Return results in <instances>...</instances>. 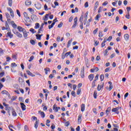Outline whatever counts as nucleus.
<instances>
[{"mask_svg": "<svg viewBox=\"0 0 131 131\" xmlns=\"http://www.w3.org/2000/svg\"><path fill=\"white\" fill-rule=\"evenodd\" d=\"M98 6H99V2L97 1L95 4L94 9V11H96V10L98 9Z\"/></svg>", "mask_w": 131, "mask_h": 131, "instance_id": "obj_15", "label": "nucleus"}, {"mask_svg": "<svg viewBox=\"0 0 131 131\" xmlns=\"http://www.w3.org/2000/svg\"><path fill=\"white\" fill-rule=\"evenodd\" d=\"M51 14V13L50 14H46L45 16V18L43 19L45 21H48V17H49V16H50V14Z\"/></svg>", "mask_w": 131, "mask_h": 131, "instance_id": "obj_23", "label": "nucleus"}, {"mask_svg": "<svg viewBox=\"0 0 131 131\" xmlns=\"http://www.w3.org/2000/svg\"><path fill=\"white\" fill-rule=\"evenodd\" d=\"M10 110H11V111L12 112V114L13 116H17V113L15 111V110H14V108H13V107H12V108L10 109L9 111H10Z\"/></svg>", "mask_w": 131, "mask_h": 131, "instance_id": "obj_9", "label": "nucleus"}, {"mask_svg": "<svg viewBox=\"0 0 131 131\" xmlns=\"http://www.w3.org/2000/svg\"><path fill=\"white\" fill-rule=\"evenodd\" d=\"M76 26H77V17H76L74 18V24L73 25L72 28H75Z\"/></svg>", "mask_w": 131, "mask_h": 131, "instance_id": "obj_4", "label": "nucleus"}, {"mask_svg": "<svg viewBox=\"0 0 131 131\" xmlns=\"http://www.w3.org/2000/svg\"><path fill=\"white\" fill-rule=\"evenodd\" d=\"M107 54H108V49H106L104 52V56H106V55H107Z\"/></svg>", "mask_w": 131, "mask_h": 131, "instance_id": "obj_61", "label": "nucleus"}, {"mask_svg": "<svg viewBox=\"0 0 131 131\" xmlns=\"http://www.w3.org/2000/svg\"><path fill=\"white\" fill-rule=\"evenodd\" d=\"M5 75V72H3L0 73V77H3Z\"/></svg>", "mask_w": 131, "mask_h": 131, "instance_id": "obj_59", "label": "nucleus"}, {"mask_svg": "<svg viewBox=\"0 0 131 131\" xmlns=\"http://www.w3.org/2000/svg\"><path fill=\"white\" fill-rule=\"evenodd\" d=\"M126 10H127V11L128 12V13H129V11L131 10L130 7H127Z\"/></svg>", "mask_w": 131, "mask_h": 131, "instance_id": "obj_57", "label": "nucleus"}, {"mask_svg": "<svg viewBox=\"0 0 131 131\" xmlns=\"http://www.w3.org/2000/svg\"><path fill=\"white\" fill-rule=\"evenodd\" d=\"M24 16L25 17L27 20H30L29 17H28V14L26 12H24Z\"/></svg>", "mask_w": 131, "mask_h": 131, "instance_id": "obj_18", "label": "nucleus"}, {"mask_svg": "<svg viewBox=\"0 0 131 131\" xmlns=\"http://www.w3.org/2000/svg\"><path fill=\"white\" fill-rule=\"evenodd\" d=\"M39 123V120L36 121V122L34 124V127L36 128V129H37V127H38Z\"/></svg>", "mask_w": 131, "mask_h": 131, "instance_id": "obj_13", "label": "nucleus"}, {"mask_svg": "<svg viewBox=\"0 0 131 131\" xmlns=\"http://www.w3.org/2000/svg\"><path fill=\"white\" fill-rule=\"evenodd\" d=\"M44 9L45 11H49V9H48V6H47V4L45 5Z\"/></svg>", "mask_w": 131, "mask_h": 131, "instance_id": "obj_53", "label": "nucleus"}, {"mask_svg": "<svg viewBox=\"0 0 131 131\" xmlns=\"http://www.w3.org/2000/svg\"><path fill=\"white\" fill-rule=\"evenodd\" d=\"M43 92L44 94H50V92L47 89H43Z\"/></svg>", "mask_w": 131, "mask_h": 131, "instance_id": "obj_33", "label": "nucleus"}, {"mask_svg": "<svg viewBox=\"0 0 131 131\" xmlns=\"http://www.w3.org/2000/svg\"><path fill=\"white\" fill-rule=\"evenodd\" d=\"M102 9H103V7H100L99 8V10L98 11V13H101V12H102Z\"/></svg>", "mask_w": 131, "mask_h": 131, "instance_id": "obj_58", "label": "nucleus"}, {"mask_svg": "<svg viewBox=\"0 0 131 131\" xmlns=\"http://www.w3.org/2000/svg\"><path fill=\"white\" fill-rule=\"evenodd\" d=\"M78 123L79 124L81 123V115H79L78 118Z\"/></svg>", "mask_w": 131, "mask_h": 131, "instance_id": "obj_20", "label": "nucleus"}, {"mask_svg": "<svg viewBox=\"0 0 131 131\" xmlns=\"http://www.w3.org/2000/svg\"><path fill=\"white\" fill-rule=\"evenodd\" d=\"M98 79H99V75L97 74L95 77L94 80H96V81H97Z\"/></svg>", "mask_w": 131, "mask_h": 131, "instance_id": "obj_54", "label": "nucleus"}, {"mask_svg": "<svg viewBox=\"0 0 131 131\" xmlns=\"http://www.w3.org/2000/svg\"><path fill=\"white\" fill-rule=\"evenodd\" d=\"M85 110V105L82 103L81 105V111L82 112H83V111H84Z\"/></svg>", "mask_w": 131, "mask_h": 131, "instance_id": "obj_14", "label": "nucleus"}, {"mask_svg": "<svg viewBox=\"0 0 131 131\" xmlns=\"http://www.w3.org/2000/svg\"><path fill=\"white\" fill-rule=\"evenodd\" d=\"M100 17H101V15L97 14L95 17V20H96L97 21H99V18H100Z\"/></svg>", "mask_w": 131, "mask_h": 131, "instance_id": "obj_31", "label": "nucleus"}, {"mask_svg": "<svg viewBox=\"0 0 131 131\" xmlns=\"http://www.w3.org/2000/svg\"><path fill=\"white\" fill-rule=\"evenodd\" d=\"M99 37H103V33H102L101 32H100L99 33Z\"/></svg>", "mask_w": 131, "mask_h": 131, "instance_id": "obj_63", "label": "nucleus"}, {"mask_svg": "<svg viewBox=\"0 0 131 131\" xmlns=\"http://www.w3.org/2000/svg\"><path fill=\"white\" fill-rule=\"evenodd\" d=\"M112 112H115L116 114H119V112H118L116 108H114L112 110Z\"/></svg>", "mask_w": 131, "mask_h": 131, "instance_id": "obj_24", "label": "nucleus"}, {"mask_svg": "<svg viewBox=\"0 0 131 131\" xmlns=\"http://www.w3.org/2000/svg\"><path fill=\"white\" fill-rule=\"evenodd\" d=\"M12 31H13V33L14 34H15V35H16V36H17V37H19V38H22V37H23L22 34H20V33H19V32H18L17 30H13Z\"/></svg>", "mask_w": 131, "mask_h": 131, "instance_id": "obj_2", "label": "nucleus"}, {"mask_svg": "<svg viewBox=\"0 0 131 131\" xmlns=\"http://www.w3.org/2000/svg\"><path fill=\"white\" fill-rule=\"evenodd\" d=\"M88 78H89V80H90V81H92V80H93V79H94V74H90Z\"/></svg>", "mask_w": 131, "mask_h": 131, "instance_id": "obj_17", "label": "nucleus"}, {"mask_svg": "<svg viewBox=\"0 0 131 131\" xmlns=\"http://www.w3.org/2000/svg\"><path fill=\"white\" fill-rule=\"evenodd\" d=\"M80 93H81V89H78L77 91V95H80Z\"/></svg>", "mask_w": 131, "mask_h": 131, "instance_id": "obj_34", "label": "nucleus"}, {"mask_svg": "<svg viewBox=\"0 0 131 131\" xmlns=\"http://www.w3.org/2000/svg\"><path fill=\"white\" fill-rule=\"evenodd\" d=\"M13 5V0H8V6L12 7Z\"/></svg>", "mask_w": 131, "mask_h": 131, "instance_id": "obj_22", "label": "nucleus"}, {"mask_svg": "<svg viewBox=\"0 0 131 131\" xmlns=\"http://www.w3.org/2000/svg\"><path fill=\"white\" fill-rule=\"evenodd\" d=\"M16 13L19 17H21V13H20L19 10H16Z\"/></svg>", "mask_w": 131, "mask_h": 131, "instance_id": "obj_45", "label": "nucleus"}, {"mask_svg": "<svg viewBox=\"0 0 131 131\" xmlns=\"http://www.w3.org/2000/svg\"><path fill=\"white\" fill-rule=\"evenodd\" d=\"M88 15H89V12H86L84 15L85 20H88Z\"/></svg>", "mask_w": 131, "mask_h": 131, "instance_id": "obj_43", "label": "nucleus"}, {"mask_svg": "<svg viewBox=\"0 0 131 131\" xmlns=\"http://www.w3.org/2000/svg\"><path fill=\"white\" fill-rule=\"evenodd\" d=\"M71 95H72V96H73V97H76V96H75V91H72V92H71Z\"/></svg>", "mask_w": 131, "mask_h": 131, "instance_id": "obj_46", "label": "nucleus"}, {"mask_svg": "<svg viewBox=\"0 0 131 131\" xmlns=\"http://www.w3.org/2000/svg\"><path fill=\"white\" fill-rule=\"evenodd\" d=\"M99 29L96 28L94 31H93V34H96L97 32H98V30Z\"/></svg>", "mask_w": 131, "mask_h": 131, "instance_id": "obj_52", "label": "nucleus"}, {"mask_svg": "<svg viewBox=\"0 0 131 131\" xmlns=\"http://www.w3.org/2000/svg\"><path fill=\"white\" fill-rule=\"evenodd\" d=\"M70 125V122H69V121H68L64 124L65 126H69Z\"/></svg>", "mask_w": 131, "mask_h": 131, "instance_id": "obj_39", "label": "nucleus"}, {"mask_svg": "<svg viewBox=\"0 0 131 131\" xmlns=\"http://www.w3.org/2000/svg\"><path fill=\"white\" fill-rule=\"evenodd\" d=\"M83 20V15H81L80 18H79V22H80V23H82V21Z\"/></svg>", "mask_w": 131, "mask_h": 131, "instance_id": "obj_29", "label": "nucleus"}, {"mask_svg": "<svg viewBox=\"0 0 131 131\" xmlns=\"http://www.w3.org/2000/svg\"><path fill=\"white\" fill-rule=\"evenodd\" d=\"M35 29H37L39 28V24L38 23H36L35 24V26L34 27Z\"/></svg>", "mask_w": 131, "mask_h": 131, "instance_id": "obj_30", "label": "nucleus"}, {"mask_svg": "<svg viewBox=\"0 0 131 131\" xmlns=\"http://www.w3.org/2000/svg\"><path fill=\"white\" fill-rule=\"evenodd\" d=\"M5 15L6 16V18L8 19V18H10V14H9V13L6 12L5 13Z\"/></svg>", "mask_w": 131, "mask_h": 131, "instance_id": "obj_56", "label": "nucleus"}, {"mask_svg": "<svg viewBox=\"0 0 131 131\" xmlns=\"http://www.w3.org/2000/svg\"><path fill=\"white\" fill-rule=\"evenodd\" d=\"M30 43H31V45H32L33 46H34V45H35V41H34V40H31L30 41Z\"/></svg>", "mask_w": 131, "mask_h": 131, "instance_id": "obj_37", "label": "nucleus"}, {"mask_svg": "<svg viewBox=\"0 0 131 131\" xmlns=\"http://www.w3.org/2000/svg\"><path fill=\"white\" fill-rule=\"evenodd\" d=\"M36 37L37 39H39V40L41 39V35H40V34H36Z\"/></svg>", "mask_w": 131, "mask_h": 131, "instance_id": "obj_27", "label": "nucleus"}, {"mask_svg": "<svg viewBox=\"0 0 131 131\" xmlns=\"http://www.w3.org/2000/svg\"><path fill=\"white\" fill-rule=\"evenodd\" d=\"M70 54H71V52L70 51L69 52L66 53L64 54V56H65V57H68V56H69V55H70Z\"/></svg>", "mask_w": 131, "mask_h": 131, "instance_id": "obj_48", "label": "nucleus"}, {"mask_svg": "<svg viewBox=\"0 0 131 131\" xmlns=\"http://www.w3.org/2000/svg\"><path fill=\"white\" fill-rule=\"evenodd\" d=\"M30 31H31V32H32V33H35L36 32V31H35L34 29H32V28H31L30 29Z\"/></svg>", "mask_w": 131, "mask_h": 131, "instance_id": "obj_40", "label": "nucleus"}, {"mask_svg": "<svg viewBox=\"0 0 131 131\" xmlns=\"http://www.w3.org/2000/svg\"><path fill=\"white\" fill-rule=\"evenodd\" d=\"M33 59H34V56L32 55L30 57V59H29V62H32V61H33Z\"/></svg>", "mask_w": 131, "mask_h": 131, "instance_id": "obj_32", "label": "nucleus"}, {"mask_svg": "<svg viewBox=\"0 0 131 131\" xmlns=\"http://www.w3.org/2000/svg\"><path fill=\"white\" fill-rule=\"evenodd\" d=\"M97 91H95L93 94L94 99H97Z\"/></svg>", "mask_w": 131, "mask_h": 131, "instance_id": "obj_36", "label": "nucleus"}, {"mask_svg": "<svg viewBox=\"0 0 131 131\" xmlns=\"http://www.w3.org/2000/svg\"><path fill=\"white\" fill-rule=\"evenodd\" d=\"M25 5H26V6H30V5H31V2H30V1H26Z\"/></svg>", "mask_w": 131, "mask_h": 131, "instance_id": "obj_28", "label": "nucleus"}, {"mask_svg": "<svg viewBox=\"0 0 131 131\" xmlns=\"http://www.w3.org/2000/svg\"><path fill=\"white\" fill-rule=\"evenodd\" d=\"M53 109L55 112H58V108H57V104H54L53 106Z\"/></svg>", "mask_w": 131, "mask_h": 131, "instance_id": "obj_16", "label": "nucleus"}, {"mask_svg": "<svg viewBox=\"0 0 131 131\" xmlns=\"http://www.w3.org/2000/svg\"><path fill=\"white\" fill-rule=\"evenodd\" d=\"M103 88H104V82H101L98 85L97 91H98V92H100V91H101V89H103Z\"/></svg>", "mask_w": 131, "mask_h": 131, "instance_id": "obj_3", "label": "nucleus"}, {"mask_svg": "<svg viewBox=\"0 0 131 131\" xmlns=\"http://www.w3.org/2000/svg\"><path fill=\"white\" fill-rule=\"evenodd\" d=\"M96 80H94L92 82V88H95V86H96Z\"/></svg>", "mask_w": 131, "mask_h": 131, "instance_id": "obj_35", "label": "nucleus"}, {"mask_svg": "<svg viewBox=\"0 0 131 131\" xmlns=\"http://www.w3.org/2000/svg\"><path fill=\"white\" fill-rule=\"evenodd\" d=\"M12 27H13V28L16 29V28H17V25H16V24L14 23L12 25Z\"/></svg>", "mask_w": 131, "mask_h": 131, "instance_id": "obj_64", "label": "nucleus"}, {"mask_svg": "<svg viewBox=\"0 0 131 131\" xmlns=\"http://www.w3.org/2000/svg\"><path fill=\"white\" fill-rule=\"evenodd\" d=\"M81 77H82V78H84V71L83 70L81 71Z\"/></svg>", "mask_w": 131, "mask_h": 131, "instance_id": "obj_25", "label": "nucleus"}, {"mask_svg": "<svg viewBox=\"0 0 131 131\" xmlns=\"http://www.w3.org/2000/svg\"><path fill=\"white\" fill-rule=\"evenodd\" d=\"M38 113H40L41 117H42V118H45V117H46V114H45V113L43 112H41V111H39Z\"/></svg>", "mask_w": 131, "mask_h": 131, "instance_id": "obj_10", "label": "nucleus"}, {"mask_svg": "<svg viewBox=\"0 0 131 131\" xmlns=\"http://www.w3.org/2000/svg\"><path fill=\"white\" fill-rule=\"evenodd\" d=\"M6 37H10V38H12L13 35L11 32H8L7 34Z\"/></svg>", "mask_w": 131, "mask_h": 131, "instance_id": "obj_8", "label": "nucleus"}, {"mask_svg": "<svg viewBox=\"0 0 131 131\" xmlns=\"http://www.w3.org/2000/svg\"><path fill=\"white\" fill-rule=\"evenodd\" d=\"M17 29L18 31H19L20 32H23L24 31L25 32V30H26L25 29L22 28V27H20V26H18Z\"/></svg>", "mask_w": 131, "mask_h": 131, "instance_id": "obj_7", "label": "nucleus"}, {"mask_svg": "<svg viewBox=\"0 0 131 131\" xmlns=\"http://www.w3.org/2000/svg\"><path fill=\"white\" fill-rule=\"evenodd\" d=\"M23 34H24V37L26 38L27 36H28V34H27V32L26 31V30H25V32H23Z\"/></svg>", "mask_w": 131, "mask_h": 131, "instance_id": "obj_21", "label": "nucleus"}, {"mask_svg": "<svg viewBox=\"0 0 131 131\" xmlns=\"http://www.w3.org/2000/svg\"><path fill=\"white\" fill-rule=\"evenodd\" d=\"M118 12L120 15H122V14L123 13V11L122 10V9L119 10Z\"/></svg>", "mask_w": 131, "mask_h": 131, "instance_id": "obj_50", "label": "nucleus"}, {"mask_svg": "<svg viewBox=\"0 0 131 131\" xmlns=\"http://www.w3.org/2000/svg\"><path fill=\"white\" fill-rule=\"evenodd\" d=\"M71 43V41L70 40H69L68 42L67 48H69V47H70Z\"/></svg>", "mask_w": 131, "mask_h": 131, "instance_id": "obj_60", "label": "nucleus"}, {"mask_svg": "<svg viewBox=\"0 0 131 131\" xmlns=\"http://www.w3.org/2000/svg\"><path fill=\"white\" fill-rule=\"evenodd\" d=\"M54 5H55V6H54L53 7L55 9L56 8V7H57V6H59V3H58L57 2H55Z\"/></svg>", "mask_w": 131, "mask_h": 131, "instance_id": "obj_44", "label": "nucleus"}, {"mask_svg": "<svg viewBox=\"0 0 131 131\" xmlns=\"http://www.w3.org/2000/svg\"><path fill=\"white\" fill-rule=\"evenodd\" d=\"M11 67H17V64H16V63L15 62L12 63Z\"/></svg>", "mask_w": 131, "mask_h": 131, "instance_id": "obj_49", "label": "nucleus"}, {"mask_svg": "<svg viewBox=\"0 0 131 131\" xmlns=\"http://www.w3.org/2000/svg\"><path fill=\"white\" fill-rule=\"evenodd\" d=\"M62 26H63V23L60 22V24L58 25L57 27H58V28H61Z\"/></svg>", "mask_w": 131, "mask_h": 131, "instance_id": "obj_38", "label": "nucleus"}, {"mask_svg": "<svg viewBox=\"0 0 131 131\" xmlns=\"http://www.w3.org/2000/svg\"><path fill=\"white\" fill-rule=\"evenodd\" d=\"M35 7L37 9V10H40L41 9V4L40 3H37L35 4Z\"/></svg>", "mask_w": 131, "mask_h": 131, "instance_id": "obj_6", "label": "nucleus"}, {"mask_svg": "<svg viewBox=\"0 0 131 131\" xmlns=\"http://www.w3.org/2000/svg\"><path fill=\"white\" fill-rule=\"evenodd\" d=\"M18 81H19V83H24V81L23 80V79H22V78H21V77H19V78H18Z\"/></svg>", "mask_w": 131, "mask_h": 131, "instance_id": "obj_26", "label": "nucleus"}, {"mask_svg": "<svg viewBox=\"0 0 131 131\" xmlns=\"http://www.w3.org/2000/svg\"><path fill=\"white\" fill-rule=\"evenodd\" d=\"M28 75H29L30 76H32V77H34L35 76V75L32 74L30 71H26Z\"/></svg>", "mask_w": 131, "mask_h": 131, "instance_id": "obj_12", "label": "nucleus"}, {"mask_svg": "<svg viewBox=\"0 0 131 131\" xmlns=\"http://www.w3.org/2000/svg\"><path fill=\"white\" fill-rule=\"evenodd\" d=\"M124 39L127 41V40H128V39H129V35H128V34H125L124 35Z\"/></svg>", "mask_w": 131, "mask_h": 131, "instance_id": "obj_11", "label": "nucleus"}, {"mask_svg": "<svg viewBox=\"0 0 131 131\" xmlns=\"http://www.w3.org/2000/svg\"><path fill=\"white\" fill-rule=\"evenodd\" d=\"M20 104L23 111H25V110H26V105H25V104L22 102H21Z\"/></svg>", "mask_w": 131, "mask_h": 131, "instance_id": "obj_5", "label": "nucleus"}, {"mask_svg": "<svg viewBox=\"0 0 131 131\" xmlns=\"http://www.w3.org/2000/svg\"><path fill=\"white\" fill-rule=\"evenodd\" d=\"M10 14L12 18H14V11H11V12H10Z\"/></svg>", "mask_w": 131, "mask_h": 131, "instance_id": "obj_55", "label": "nucleus"}, {"mask_svg": "<svg viewBox=\"0 0 131 131\" xmlns=\"http://www.w3.org/2000/svg\"><path fill=\"white\" fill-rule=\"evenodd\" d=\"M4 54V50L0 48V56H2V55Z\"/></svg>", "mask_w": 131, "mask_h": 131, "instance_id": "obj_47", "label": "nucleus"}, {"mask_svg": "<svg viewBox=\"0 0 131 131\" xmlns=\"http://www.w3.org/2000/svg\"><path fill=\"white\" fill-rule=\"evenodd\" d=\"M45 25V24L42 23L41 25V27H40L39 31H42V29L43 28V26Z\"/></svg>", "mask_w": 131, "mask_h": 131, "instance_id": "obj_42", "label": "nucleus"}, {"mask_svg": "<svg viewBox=\"0 0 131 131\" xmlns=\"http://www.w3.org/2000/svg\"><path fill=\"white\" fill-rule=\"evenodd\" d=\"M45 71V74L46 75H48V72H50L51 70L49 68H46L44 69Z\"/></svg>", "mask_w": 131, "mask_h": 131, "instance_id": "obj_19", "label": "nucleus"}, {"mask_svg": "<svg viewBox=\"0 0 131 131\" xmlns=\"http://www.w3.org/2000/svg\"><path fill=\"white\" fill-rule=\"evenodd\" d=\"M100 80H101V81H103L104 80V75L103 74H101L100 75Z\"/></svg>", "mask_w": 131, "mask_h": 131, "instance_id": "obj_41", "label": "nucleus"}, {"mask_svg": "<svg viewBox=\"0 0 131 131\" xmlns=\"http://www.w3.org/2000/svg\"><path fill=\"white\" fill-rule=\"evenodd\" d=\"M3 106H4V107H6V110H8V113H10V109H13V107L9 106V104H6V102H3Z\"/></svg>", "mask_w": 131, "mask_h": 131, "instance_id": "obj_1", "label": "nucleus"}, {"mask_svg": "<svg viewBox=\"0 0 131 131\" xmlns=\"http://www.w3.org/2000/svg\"><path fill=\"white\" fill-rule=\"evenodd\" d=\"M85 8H88L89 7V2H86L84 4Z\"/></svg>", "mask_w": 131, "mask_h": 131, "instance_id": "obj_62", "label": "nucleus"}, {"mask_svg": "<svg viewBox=\"0 0 131 131\" xmlns=\"http://www.w3.org/2000/svg\"><path fill=\"white\" fill-rule=\"evenodd\" d=\"M125 18H126V19H129V12H128L127 14L125 15Z\"/></svg>", "mask_w": 131, "mask_h": 131, "instance_id": "obj_51", "label": "nucleus"}]
</instances>
